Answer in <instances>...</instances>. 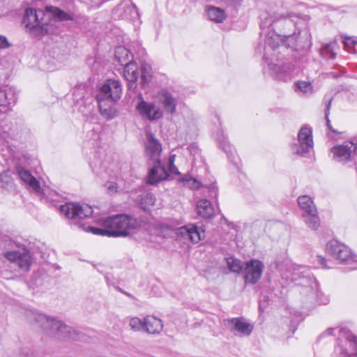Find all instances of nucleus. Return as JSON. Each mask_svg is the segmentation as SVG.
<instances>
[{
	"instance_id": "c03bdc74",
	"label": "nucleus",
	"mask_w": 357,
	"mask_h": 357,
	"mask_svg": "<svg viewBox=\"0 0 357 357\" xmlns=\"http://www.w3.org/2000/svg\"><path fill=\"white\" fill-rule=\"evenodd\" d=\"M105 187L107 190L108 193L112 194L116 192L118 189L117 184L112 181H108L105 183Z\"/></svg>"
},
{
	"instance_id": "4468645a",
	"label": "nucleus",
	"mask_w": 357,
	"mask_h": 357,
	"mask_svg": "<svg viewBox=\"0 0 357 357\" xmlns=\"http://www.w3.org/2000/svg\"><path fill=\"white\" fill-rule=\"evenodd\" d=\"M5 257L10 261L16 264L24 271H28L32 264L31 252L24 249L22 251H10L5 253Z\"/></svg>"
},
{
	"instance_id": "423d86ee",
	"label": "nucleus",
	"mask_w": 357,
	"mask_h": 357,
	"mask_svg": "<svg viewBox=\"0 0 357 357\" xmlns=\"http://www.w3.org/2000/svg\"><path fill=\"white\" fill-rule=\"evenodd\" d=\"M335 352L338 357H357V337L347 328L339 329Z\"/></svg>"
},
{
	"instance_id": "a878e982",
	"label": "nucleus",
	"mask_w": 357,
	"mask_h": 357,
	"mask_svg": "<svg viewBox=\"0 0 357 357\" xmlns=\"http://www.w3.org/2000/svg\"><path fill=\"white\" fill-rule=\"evenodd\" d=\"M144 331H146L150 334H158L162 330L163 328L161 319L153 316H146L144 318Z\"/></svg>"
},
{
	"instance_id": "864d4df0",
	"label": "nucleus",
	"mask_w": 357,
	"mask_h": 357,
	"mask_svg": "<svg viewBox=\"0 0 357 357\" xmlns=\"http://www.w3.org/2000/svg\"><path fill=\"white\" fill-rule=\"evenodd\" d=\"M169 171L173 173V174H179L177 168L174 166V165H169Z\"/></svg>"
},
{
	"instance_id": "6e6552de",
	"label": "nucleus",
	"mask_w": 357,
	"mask_h": 357,
	"mask_svg": "<svg viewBox=\"0 0 357 357\" xmlns=\"http://www.w3.org/2000/svg\"><path fill=\"white\" fill-rule=\"evenodd\" d=\"M44 15L40 10L37 11L30 8L26 9L22 23L31 36H38L47 32V24L43 22V19L39 20Z\"/></svg>"
},
{
	"instance_id": "cd10ccee",
	"label": "nucleus",
	"mask_w": 357,
	"mask_h": 357,
	"mask_svg": "<svg viewBox=\"0 0 357 357\" xmlns=\"http://www.w3.org/2000/svg\"><path fill=\"white\" fill-rule=\"evenodd\" d=\"M115 59L121 66H124L129 61H133V56L129 50L124 46H119L115 49Z\"/></svg>"
},
{
	"instance_id": "a19ab883",
	"label": "nucleus",
	"mask_w": 357,
	"mask_h": 357,
	"mask_svg": "<svg viewBox=\"0 0 357 357\" xmlns=\"http://www.w3.org/2000/svg\"><path fill=\"white\" fill-rule=\"evenodd\" d=\"M144 319H141L137 317H132L130 319L129 326L134 331H144Z\"/></svg>"
},
{
	"instance_id": "f3484780",
	"label": "nucleus",
	"mask_w": 357,
	"mask_h": 357,
	"mask_svg": "<svg viewBox=\"0 0 357 357\" xmlns=\"http://www.w3.org/2000/svg\"><path fill=\"white\" fill-rule=\"evenodd\" d=\"M264 35V59L268 61L272 57L271 52L275 51L282 42L281 36L276 33L274 30L263 33Z\"/></svg>"
},
{
	"instance_id": "aec40b11",
	"label": "nucleus",
	"mask_w": 357,
	"mask_h": 357,
	"mask_svg": "<svg viewBox=\"0 0 357 357\" xmlns=\"http://www.w3.org/2000/svg\"><path fill=\"white\" fill-rule=\"evenodd\" d=\"M162 151V146L153 134L149 133L146 144V153L150 160H160V156Z\"/></svg>"
},
{
	"instance_id": "de8ad7c7",
	"label": "nucleus",
	"mask_w": 357,
	"mask_h": 357,
	"mask_svg": "<svg viewBox=\"0 0 357 357\" xmlns=\"http://www.w3.org/2000/svg\"><path fill=\"white\" fill-rule=\"evenodd\" d=\"M345 328L344 327H337V328H328L325 332L322 333V336H329L333 335L334 334H339V329Z\"/></svg>"
},
{
	"instance_id": "5701e85b",
	"label": "nucleus",
	"mask_w": 357,
	"mask_h": 357,
	"mask_svg": "<svg viewBox=\"0 0 357 357\" xmlns=\"http://www.w3.org/2000/svg\"><path fill=\"white\" fill-rule=\"evenodd\" d=\"M16 172L22 181L26 183L33 190L36 192H40L41 188L40 183L29 171L21 167H17Z\"/></svg>"
},
{
	"instance_id": "3c124183",
	"label": "nucleus",
	"mask_w": 357,
	"mask_h": 357,
	"mask_svg": "<svg viewBox=\"0 0 357 357\" xmlns=\"http://www.w3.org/2000/svg\"><path fill=\"white\" fill-rule=\"evenodd\" d=\"M4 179L7 183H8L10 181H11V179L10 178L7 177V173H6V172L0 174L1 181H3Z\"/></svg>"
},
{
	"instance_id": "c756f323",
	"label": "nucleus",
	"mask_w": 357,
	"mask_h": 357,
	"mask_svg": "<svg viewBox=\"0 0 357 357\" xmlns=\"http://www.w3.org/2000/svg\"><path fill=\"white\" fill-rule=\"evenodd\" d=\"M302 217L304 222L311 229L317 230L320 226V218L316 212L312 211L307 213H303Z\"/></svg>"
},
{
	"instance_id": "a18cd8bd",
	"label": "nucleus",
	"mask_w": 357,
	"mask_h": 357,
	"mask_svg": "<svg viewBox=\"0 0 357 357\" xmlns=\"http://www.w3.org/2000/svg\"><path fill=\"white\" fill-rule=\"evenodd\" d=\"M208 196L211 198H216L218 195V188L215 183L207 187Z\"/></svg>"
},
{
	"instance_id": "4c0bfd02",
	"label": "nucleus",
	"mask_w": 357,
	"mask_h": 357,
	"mask_svg": "<svg viewBox=\"0 0 357 357\" xmlns=\"http://www.w3.org/2000/svg\"><path fill=\"white\" fill-rule=\"evenodd\" d=\"M217 140L221 148L225 151L228 157L230 158V155H232L231 148L222 131L218 132Z\"/></svg>"
},
{
	"instance_id": "39448f33",
	"label": "nucleus",
	"mask_w": 357,
	"mask_h": 357,
	"mask_svg": "<svg viewBox=\"0 0 357 357\" xmlns=\"http://www.w3.org/2000/svg\"><path fill=\"white\" fill-rule=\"evenodd\" d=\"M103 226L112 229V237L128 236L141 227V221L132 215L119 214L104 220Z\"/></svg>"
},
{
	"instance_id": "1a4fd4ad",
	"label": "nucleus",
	"mask_w": 357,
	"mask_h": 357,
	"mask_svg": "<svg viewBox=\"0 0 357 357\" xmlns=\"http://www.w3.org/2000/svg\"><path fill=\"white\" fill-rule=\"evenodd\" d=\"M331 152L333 160L338 162L344 164L354 160L357 157V142H344L342 144L333 146Z\"/></svg>"
},
{
	"instance_id": "4d7b16f0",
	"label": "nucleus",
	"mask_w": 357,
	"mask_h": 357,
	"mask_svg": "<svg viewBox=\"0 0 357 357\" xmlns=\"http://www.w3.org/2000/svg\"><path fill=\"white\" fill-rule=\"evenodd\" d=\"M284 36H287V35H284ZM288 36H291V34H289Z\"/></svg>"
},
{
	"instance_id": "ddd939ff",
	"label": "nucleus",
	"mask_w": 357,
	"mask_h": 357,
	"mask_svg": "<svg viewBox=\"0 0 357 357\" xmlns=\"http://www.w3.org/2000/svg\"><path fill=\"white\" fill-rule=\"evenodd\" d=\"M264 268V264L257 259H251L245 263L244 280L245 284H255L261 279Z\"/></svg>"
},
{
	"instance_id": "a211bd4d",
	"label": "nucleus",
	"mask_w": 357,
	"mask_h": 357,
	"mask_svg": "<svg viewBox=\"0 0 357 357\" xmlns=\"http://www.w3.org/2000/svg\"><path fill=\"white\" fill-rule=\"evenodd\" d=\"M137 109L141 115L146 117L149 121L157 120L162 116V112L155 103L146 102L143 99L138 102Z\"/></svg>"
},
{
	"instance_id": "c9c22d12",
	"label": "nucleus",
	"mask_w": 357,
	"mask_h": 357,
	"mask_svg": "<svg viewBox=\"0 0 357 357\" xmlns=\"http://www.w3.org/2000/svg\"><path fill=\"white\" fill-rule=\"evenodd\" d=\"M296 91L301 95H310L313 93V86L309 82L298 81L296 83Z\"/></svg>"
},
{
	"instance_id": "603ef678",
	"label": "nucleus",
	"mask_w": 357,
	"mask_h": 357,
	"mask_svg": "<svg viewBox=\"0 0 357 357\" xmlns=\"http://www.w3.org/2000/svg\"><path fill=\"white\" fill-rule=\"evenodd\" d=\"M146 199L148 200L149 204H153L155 199L152 194H147L146 195Z\"/></svg>"
},
{
	"instance_id": "f704fd0d",
	"label": "nucleus",
	"mask_w": 357,
	"mask_h": 357,
	"mask_svg": "<svg viewBox=\"0 0 357 357\" xmlns=\"http://www.w3.org/2000/svg\"><path fill=\"white\" fill-rule=\"evenodd\" d=\"M152 68L146 63H142L141 65V84L144 86L148 84L152 77Z\"/></svg>"
},
{
	"instance_id": "20e7f679",
	"label": "nucleus",
	"mask_w": 357,
	"mask_h": 357,
	"mask_svg": "<svg viewBox=\"0 0 357 357\" xmlns=\"http://www.w3.org/2000/svg\"><path fill=\"white\" fill-rule=\"evenodd\" d=\"M291 280L296 285L301 287V294L304 307L309 310L317 302L318 284L315 278L311 275L307 269L294 272Z\"/></svg>"
},
{
	"instance_id": "ea45409f",
	"label": "nucleus",
	"mask_w": 357,
	"mask_h": 357,
	"mask_svg": "<svg viewBox=\"0 0 357 357\" xmlns=\"http://www.w3.org/2000/svg\"><path fill=\"white\" fill-rule=\"evenodd\" d=\"M333 100V95L331 93L326 94L324 98V102L326 105L325 118L327 121V126L330 130H332V129L331 127L330 121L328 119V116H329V111L331 109V102H332Z\"/></svg>"
},
{
	"instance_id": "4be33fe9",
	"label": "nucleus",
	"mask_w": 357,
	"mask_h": 357,
	"mask_svg": "<svg viewBox=\"0 0 357 357\" xmlns=\"http://www.w3.org/2000/svg\"><path fill=\"white\" fill-rule=\"evenodd\" d=\"M138 74L137 66L135 62L129 61L125 64L123 76L128 81V87L129 90H135L136 89V81L138 78Z\"/></svg>"
},
{
	"instance_id": "393cba45",
	"label": "nucleus",
	"mask_w": 357,
	"mask_h": 357,
	"mask_svg": "<svg viewBox=\"0 0 357 357\" xmlns=\"http://www.w3.org/2000/svg\"><path fill=\"white\" fill-rule=\"evenodd\" d=\"M45 12L56 21L63 22L74 20V15L71 13H67L58 7L47 6L45 7Z\"/></svg>"
},
{
	"instance_id": "f03ea898",
	"label": "nucleus",
	"mask_w": 357,
	"mask_h": 357,
	"mask_svg": "<svg viewBox=\"0 0 357 357\" xmlns=\"http://www.w3.org/2000/svg\"><path fill=\"white\" fill-rule=\"evenodd\" d=\"M61 213L70 220V224L77 226L84 231H91L93 234L100 236H112V229L96 228L86 226L84 220L90 218L93 213L92 208L89 205L68 202L60 207Z\"/></svg>"
},
{
	"instance_id": "09e8293b",
	"label": "nucleus",
	"mask_w": 357,
	"mask_h": 357,
	"mask_svg": "<svg viewBox=\"0 0 357 357\" xmlns=\"http://www.w3.org/2000/svg\"><path fill=\"white\" fill-rule=\"evenodd\" d=\"M10 46V44L8 41L7 38L0 35V49H6Z\"/></svg>"
},
{
	"instance_id": "f257e3e1",
	"label": "nucleus",
	"mask_w": 357,
	"mask_h": 357,
	"mask_svg": "<svg viewBox=\"0 0 357 357\" xmlns=\"http://www.w3.org/2000/svg\"><path fill=\"white\" fill-rule=\"evenodd\" d=\"M25 317L31 324H36L45 333L59 340H72L77 341L81 339L80 334L73 330L61 321L50 318L45 314L33 310H26Z\"/></svg>"
},
{
	"instance_id": "7ed1b4c3",
	"label": "nucleus",
	"mask_w": 357,
	"mask_h": 357,
	"mask_svg": "<svg viewBox=\"0 0 357 357\" xmlns=\"http://www.w3.org/2000/svg\"><path fill=\"white\" fill-rule=\"evenodd\" d=\"M121 95V84L119 81L108 79L101 86L96 96L99 111L101 115L107 120L116 116L115 102Z\"/></svg>"
},
{
	"instance_id": "5fc2aeb1",
	"label": "nucleus",
	"mask_w": 357,
	"mask_h": 357,
	"mask_svg": "<svg viewBox=\"0 0 357 357\" xmlns=\"http://www.w3.org/2000/svg\"><path fill=\"white\" fill-rule=\"evenodd\" d=\"M174 156H170L169 158V165H174Z\"/></svg>"
},
{
	"instance_id": "2f4dec72",
	"label": "nucleus",
	"mask_w": 357,
	"mask_h": 357,
	"mask_svg": "<svg viewBox=\"0 0 357 357\" xmlns=\"http://www.w3.org/2000/svg\"><path fill=\"white\" fill-rule=\"evenodd\" d=\"M297 201L300 208L303 211V213H307L312 211L316 212L317 208L310 197L307 195H302L298 197Z\"/></svg>"
},
{
	"instance_id": "412c9836",
	"label": "nucleus",
	"mask_w": 357,
	"mask_h": 357,
	"mask_svg": "<svg viewBox=\"0 0 357 357\" xmlns=\"http://www.w3.org/2000/svg\"><path fill=\"white\" fill-rule=\"evenodd\" d=\"M168 174L163 166L161 165L160 160L153 161V167L150 169L148 176L149 183L153 185L165 180L167 178Z\"/></svg>"
},
{
	"instance_id": "f8f14e48",
	"label": "nucleus",
	"mask_w": 357,
	"mask_h": 357,
	"mask_svg": "<svg viewBox=\"0 0 357 357\" xmlns=\"http://www.w3.org/2000/svg\"><path fill=\"white\" fill-rule=\"evenodd\" d=\"M298 139L299 146L296 144L293 146V151L298 155H304L310 152L313 148V139L312 135V130L310 128L302 127L298 132Z\"/></svg>"
},
{
	"instance_id": "dca6fc26",
	"label": "nucleus",
	"mask_w": 357,
	"mask_h": 357,
	"mask_svg": "<svg viewBox=\"0 0 357 357\" xmlns=\"http://www.w3.org/2000/svg\"><path fill=\"white\" fill-rule=\"evenodd\" d=\"M225 325L231 332L240 336H249L253 330V326L243 318L227 319Z\"/></svg>"
},
{
	"instance_id": "2eb2a0df",
	"label": "nucleus",
	"mask_w": 357,
	"mask_h": 357,
	"mask_svg": "<svg viewBox=\"0 0 357 357\" xmlns=\"http://www.w3.org/2000/svg\"><path fill=\"white\" fill-rule=\"evenodd\" d=\"M268 65L269 70L275 75V78L282 80H290L293 77L294 66L291 63H286L282 65L273 62V59L265 61Z\"/></svg>"
},
{
	"instance_id": "e433bc0d",
	"label": "nucleus",
	"mask_w": 357,
	"mask_h": 357,
	"mask_svg": "<svg viewBox=\"0 0 357 357\" xmlns=\"http://www.w3.org/2000/svg\"><path fill=\"white\" fill-rule=\"evenodd\" d=\"M227 264L231 272L240 273L243 269L241 261L234 257L227 258Z\"/></svg>"
},
{
	"instance_id": "b1692460",
	"label": "nucleus",
	"mask_w": 357,
	"mask_h": 357,
	"mask_svg": "<svg viewBox=\"0 0 357 357\" xmlns=\"http://www.w3.org/2000/svg\"><path fill=\"white\" fill-rule=\"evenodd\" d=\"M17 94L14 89L9 86L0 87V106L8 107L15 104Z\"/></svg>"
},
{
	"instance_id": "9d476101",
	"label": "nucleus",
	"mask_w": 357,
	"mask_h": 357,
	"mask_svg": "<svg viewBox=\"0 0 357 357\" xmlns=\"http://www.w3.org/2000/svg\"><path fill=\"white\" fill-rule=\"evenodd\" d=\"M298 17L293 14L290 13L288 16H283L280 14H268L266 13L264 15H261V23L260 25L261 32V38L263 36V33L270 31L271 30H274L271 29V26H275L280 22H283L286 25L290 26L297 25V21L295 20Z\"/></svg>"
},
{
	"instance_id": "49530a36",
	"label": "nucleus",
	"mask_w": 357,
	"mask_h": 357,
	"mask_svg": "<svg viewBox=\"0 0 357 357\" xmlns=\"http://www.w3.org/2000/svg\"><path fill=\"white\" fill-rule=\"evenodd\" d=\"M85 4L91 5L93 7H99L106 0H80Z\"/></svg>"
},
{
	"instance_id": "72a5a7b5",
	"label": "nucleus",
	"mask_w": 357,
	"mask_h": 357,
	"mask_svg": "<svg viewBox=\"0 0 357 357\" xmlns=\"http://www.w3.org/2000/svg\"><path fill=\"white\" fill-rule=\"evenodd\" d=\"M78 104L80 105L79 110L84 115H88L90 114L93 109V106L92 105L93 98L91 96H87L86 98L83 97L80 100H77Z\"/></svg>"
},
{
	"instance_id": "473e14b6",
	"label": "nucleus",
	"mask_w": 357,
	"mask_h": 357,
	"mask_svg": "<svg viewBox=\"0 0 357 357\" xmlns=\"http://www.w3.org/2000/svg\"><path fill=\"white\" fill-rule=\"evenodd\" d=\"M337 46L335 41L324 45L321 50V55L326 59H335L337 54L335 50Z\"/></svg>"
},
{
	"instance_id": "7c9ffc66",
	"label": "nucleus",
	"mask_w": 357,
	"mask_h": 357,
	"mask_svg": "<svg viewBox=\"0 0 357 357\" xmlns=\"http://www.w3.org/2000/svg\"><path fill=\"white\" fill-rule=\"evenodd\" d=\"M206 12L209 20L217 23L222 22L227 17L225 10L218 7L209 6Z\"/></svg>"
},
{
	"instance_id": "58836bf2",
	"label": "nucleus",
	"mask_w": 357,
	"mask_h": 357,
	"mask_svg": "<svg viewBox=\"0 0 357 357\" xmlns=\"http://www.w3.org/2000/svg\"><path fill=\"white\" fill-rule=\"evenodd\" d=\"M181 181L183 183V185L190 188V189H198L201 187V182L190 176L186 175Z\"/></svg>"
},
{
	"instance_id": "c85d7f7f",
	"label": "nucleus",
	"mask_w": 357,
	"mask_h": 357,
	"mask_svg": "<svg viewBox=\"0 0 357 357\" xmlns=\"http://www.w3.org/2000/svg\"><path fill=\"white\" fill-rule=\"evenodd\" d=\"M161 104L165 112L173 114L176 112L177 100L169 93L165 92L162 94Z\"/></svg>"
},
{
	"instance_id": "bb28decb",
	"label": "nucleus",
	"mask_w": 357,
	"mask_h": 357,
	"mask_svg": "<svg viewBox=\"0 0 357 357\" xmlns=\"http://www.w3.org/2000/svg\"><path fill=\"white\" fill-rule=\"evenodd\" d=\"M197 209L198 214L204 218L211 219L214 216V208L211 202L206 199H202L197 202Z\"/></svg>"
},
{
	"instance_id": "8fccbe9b",
	"label": "nucleus",
	"mask_w": 357,
	"mask_h": 357,
	"mask_svg": "<svg viewBox=\"0 0 357 357\" xmlns=\"http://www.w3.org/2000/svg\"><path fill=\"white\" fill-rule=\"evenodd\" d=\"M317 261L324 268H331L329 265L327 264V261L324 257L322 256H317Z\"/></svg>"
},
{
	"instance_id": "9b49d317",
	"label": "nucleus",
	"mask_w": 357,
	"mask_h": 357,
	"mask_svg": "<svg viewBox=\"0 0 357 357\" xmlns=\"http://www.w3.org/2000/svg\"><path fill=\"white\" fill-rule=\"evenodd\" d=\"M114 20H134L139 17L136 6L132 0H123L112 13Z\"/></svg>"
},
{
	"instance_id": "79ce46f5",
	"label": "nucleus",
	"mask_w": 357,
	"mask_h": 357,
	"mask_svg": "<svg viewBox=\"0 0 357 357\" xmlns=\"http://www.w3.org/2000/svg\"><path fill=\"white\" fill-rule=\"evenodd\" d=\"M92 171L97 175L102 173V167L99 160H93L90 164Z\"/></svg>"
},
{
	"instance_id": "37998d69",
	"label": "nucleus",
	"mask_w": 357,
	"mask_h": 357,
	"mask_svg": "<svg viewBox=\"0 0 357 357\" xmlns=\"http://www.w3.org/2000/svg\"><path fill=\"white\" fill-rule=\"evenodd\" d=\"M344 44L346 48L349 51V48L352 46L354 49V52H357V42L352 40L351 38H347L344 40Z\"/></svg>"
},
{
	"instance_id": "6ab92c4d",
	"label": "nucleus",
	"mask_w": 357,
	"mask_h": 357,
	"mask_svg": "<svg viewBox=\"0 0 357 357\" xmlns=\"http://www.w3.org/2000/svg\"><path fill=\"white\" fill-rule=\"evenodd\" d=\"M177 235L189 239L193 243H198L205 237L204 231L195 225H188L178 228Z\"/></svg>"
},
{
	"instance_id": "0eeeda50",
	"label": "nucleus",
	"mask_w": 357,
	"mask_h": 357,
	"mask_svg": "<svg viewBox=\"0 0 357 357\" xmlns=\"http://www.w3.org/2000/svg\"><path fill=\"white\" fill-rule=\"evenodd\" d=\"M326 251L334 259L342 263L353 265V269L357 268V256L353 255L346 245L337 240H331L326 245Z\"/></svg>"
},
{
	"instance_id": "6e6d98bb",
	"label": "nucleus",
	"mask_w": 357,
	"mask_h": 357,
	"mask_svg": "<svg viewBox=\"0 0 357 357\" xmlns=\"http://www.w3.org/2000/svg\"><path fill=\"white\" fill-rule=\"evenodd\" d=\"M0 135H1L3 137H6V135H4L2 134V129H1V128H0Z\"/></svg>"
}]
</instances>
